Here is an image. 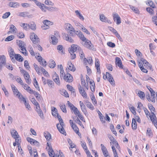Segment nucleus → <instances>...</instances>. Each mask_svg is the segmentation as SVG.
Wrapping results in <instances>:
<instances>
[{"mask_svg": "<svg viewBox=\"0 0 157 157\" xmlns=\"http://www.w3.org/2000/svg\"><path fill=\"white\" fill-rule=\"evenodd\" d=\"M40 70L42 72L43 74L45 76L47 77H48V73L45 69L41 67H40Z\"/></svg>", "mask_w": 157, "mask_h": 157, "instance_id": "obj_49", "label": "nucleus"}, {"mask_svg": "<svg viewBox=\"0 0 157 157\" xmlns=\"http://www.w3.org/2000/svg\"><path fill=\"white\" fill-rule=\"evenodd\" d=\"M68 33L71 36H74L76 35L79 38L81 36V34H82L80 31H75L74 28H73V29H72L68 31Z\"/></svg>", "mask_w": 157, "mask_h": 157, "instance_id": "obj_5", "label": "nucleus"}, {"mask_svg": "<svg viewBox=\"0 0 157 157\" xmlns=\"http://www.w3.org/2000/svg\"><path fill=\"white\" fill-rule=\"evenodd\" d=\"M78 88L79 92L82 96L84 98H86L87 97V94L81 85L79 86L78 87Z\"/></svg>", "mask_w": 157, "mask_h": 157, "instance_id": "obj_20", "label": "nucleus"}, {"mask_svg": "<svg viewBox=\"0 0 157 157\" xmlns=\"http://www.w3.org/2000/svg\"><path fill=\"white\" fill-rule=\"evenodd\" d=\"M79 53V55L81 59H83L84 57V54L83 53L82 50L81 48H78V52Z\"/></svg>", "mask_w": 157, "mask_h": 157, "instance_id": "obj_37", "label": "nucleus"}, {"mask_svg": "<svg viewBox=\"0 0 157 157\" xmlns=\"http://www.w3.org/2000/svg\"><path fill=\"white\" fill-rule=\"evenodd\" d=\"M151 101L154 103L155 102V92L154 91H152V92L151 93Z\"/></svg>", "mask_w": 157, "mask_h": 157, "instance_id": "obj_52", "label": "nucleus"}, {"mask_svg": "<svg viewBox=\"0 0 157 157\" xmlns=\"http://www.w3.org/2000/svg\"><path fill=\"white\" fill-rule=\"evenodd\" d=\"M80 48L77 45L73 44L71 45V48H70L68 49V51L70 53H72L75 52L77 50L78 51V48Z\"/></svg>", "mask_w": 157, "mask_h": 157, "instance_id": "obj_14", "label": "nucleus"}, {"mask_svg": "<svg viewBox=\"0 0 157 157\" xmlns=\"http://www.w3.org/2000/svg\"><path fill=\"white\" fill-rule=\"evenodd\" d=\"M52 79L56 83L57 85L59 86L60 84L59 76L56 72H55L52 76Z\"/></svg>", "mask_w": 157, "mask_h": 157, "instance_id": "obj_11", "label": "nucleus"}, {"mask_svg": "<svg viewBox=\"0 0 157 157\" xmlns=\"http://www.w3.org/2000/svg\"><path fill=\"white\" fill-rule=\"evenodd\" d=\"M60 107L61 110L63 113H66L67 112L66 106L64 104L60 105Z\"/></svg>", "mask_w": 157, "mask_h": 157, "instance_id": "obj_48", "label": "nucleus"}, {"mask_svg": "<svg viewBox=\"0 0 157 157\" xmlns=\"http://www.w3.org/2000/svg\"><path fill=\"white\" fill-rule=\"evenodd\" d=\"M17 36L19 38H22L25 37V35L23 33L20 32L18 33Z\"/></svg>", "mask_w": 157, "mask_h": 157, "instance_id": "obj_59", "label": "nucleus"}, {"mask_svg": "<svg viewBox=\"0 0 157 157\" xmlns=\"http://www.w3.org/2000/svg\"><path fill=\"white\" fill-rule=\"evenodd\" d=\"M14 79L19 83H20L21 85H23L24 83L21 79L18 76H16L15 77Z\"/></svg>", "mask_w": 157, "mask_h": 157, "instance_id": "obj_42", "label": "nucleus"}, {"mask_svg": "<svg viewBox=\"0 0 157 157\" xmlns=\"http://www.w3.org/2000/svg\"><path fill=\"white\" fill-rule=\"evenodd\" d=\"M17 44L21 48V50L22 51V53L25 56L27 55V53L25 47V43L21 40H17Z\"/></svg>", "mask_w": 157, "mask_h": 157, "instance_id": "obj_3", "label": "nucleus"}, {"mask_svg": "<svg viewBox=\"0 0 157 157\" xmlns=\"http://www.w3.org/2000/svg\"><path fill=\"white\" fill-rule=\"evenodd\" d=\"M72 111L74 112L75 114L77 116H78V115L80 113L79 110L76 107H75L74 109Z\"/></svg>", "mask_w": 157, "mask_h": 157, "instance_id": "obj_63", "label": "nucleus"}, {"mask_svg": "<svg viewBox=\"0 0 157 157\" xmlns=\"http://www.w3.org/2000/svg\"><path fill=\"white\" fill-rule=\"evenodd\" d=\"M152 20L154 23L157 25V17L155 16L152 17Z\"/></svg>", "mask_w": 157, "mask_h": 157, "instance_id": "obj_64", "label": "nucleus"}, {"mask_svg": "<svg viewBox=\"0 0 157 157\" xmlns=\"http://www.w3.org/2000/svg\"><path fill=\"white\" fill-rule=\"evenodd\" d=\"M148 107L149 109L151 111L152 114V113H153L155 112V109L152 105L151 104H149L148 105Z\"/></svg>", "mask_w": 157, "mask_h": 157, "instance_id": "obj_58", "label": "nucleus"}, {"mask_svg": "<svg viewBox=\"0 0 157 157\" xmlns=\"http://www.w3.org/2000/svg\"><path fill=\"white\" fill-rule=\"evenodd\" d=\"M63 78L65 81L68 82H71L73 81L72 76L68 73H66Z\"/></svg>", "mask_w": 157, "mask_h": 157, "instance_id": "obj_10", "label": "nucleus"}, {"mask_svg": "<svg viewBox=\"0 0 157 157\" xmlns=\"http://www.w3.org/2000/svg\"><path fill=\"white\" fill-rule=\"evenodd\" d=\"M38 44L39 43H38V44H34L33 46L34 48H37L39 51H41L42 50V48L40 45Z\"/></svg>", "mask_w": 157, "mask_h": 157, "instance_id": "obj_56", "label": "nucleus"}, {"mask_svg": "<svg viewBox=\"0 0 157 157\" xmlns=\"http://www.w3.org/2000/svg\"><path fill=\"white\" fill-rule=\"evenodd\" d=\"M15 59L19 62H22L23 60V58L19 54H15Z\"/></svg>", "mask_w": 157, "mask_h": 157, "instance_id": "obj_33", "label": "nucleus"}, {"mask_svg": "<svg viewBox=\"0 0 157 157\" xmlns=\"http://www.w3.org/2000/svg\"><path fill=\"white\" fill-rule=\"evenodd\" d=\"M31 94H34L38 101L41 100L42 98L41 96L38 92L36 91L35 90H34Z\"/></svg>", "mask_w": 157, "mask_h": 157, "instance_id": "obj_27", "label": "nucleus"}, {"mask_svg": "<svg viewBox=\"0 0 157 157\" xmlns=\"http://www.w3.org/2000/svg\"><path fill=\"white\" fill-rule=\"evenodd\" d=\"M66 29L68 31H69L72 29H73V28H74L70 24L67 23L66 24Z\"/></svg>", "mask_w": 157, "mask_h": 157, "instance_id": "obj_46", "label": "nucleus"}, {"mask_svg": "<svg viewBox=\"0 0 157 157\" xmlns=\"http://www.w3.org/2000/svg\"><path fill=\"white\" fill-rule=\"evenodd\" d=\"M30 29L33 30H35L36 29V25L35 23L32 22L29 24Z\"/></svg>", "mask_w": 157, "mask_h": 157, "instance_id": "obj_47", "label": "nucleus"}, {"mask_svg": "<svg viewBox=\"0 0 157 157\" xmlns=\"http://www.w3.org/2000/svg\"><path fill=\"white\" fill-rule=\"evenodd\" d=\"M21 26L26 30H28L30 29L29 24H28L22 23Z\"/></svg>", "mask_w": 157, "mask_h": 157, "instance_id": "obj_45", "label": "nucleus"}, {"mask_svg": "<svg viewBox=\"0 0 157 157\" xmlns=\"http://www.w3.org/2000/svg\"><path fill=\"white\" fill-rule=\"evenodd\" d=\"M79 38L82 41V44L85 47L89 49H91L93 46L91 41L85 37L84 35L81 34Z\"/></svg>", "mask_w": 157, "mask_h": 157, "instance_id": "obj_1", "label": "nucleus"}, {"mask_svg": "<svg viewBox=\"0 0 157 157\" xmlns=\"http://www.w3.org/2000/svg\"><path fill=\"white\" fill-rule=\"evenodd\" d=\"M24 76L26 83L29 85L31 83V79L30 78V75L28 72L26 73V74H24Z\"/></svg>", "mask_w": 157, "mask_h": 157, "instance_id": "obj_23", "label": "nucleus"}, {"mask_svg": "<svg viewBox=\"0 0 157 157\" xmlns=\"http://www.w3.org/2000/svg\"><path fill=\"white\" fill-rule=\"evenodd\" d=\"M86 105L87 107L92 110L94 109V108L91 103L88 101H86Z\"/></svg>", "mask_w": 157, "mask_h": 157, "instance_id": "obj_40", "label": "nucleus"}, {"mask_svg": "<svg viewBox=\"0 0 157 157\" xmlns=\"http://www.w3.org/2000/svg\"><path fill=\"white\" fill-rule=\"evenodd\" d=\"M44 135L46 140L49 141L51 138V134L48 132H45L44 133Z\"/></svg>", "mask_w": 157, "mask_h": 157, "instance_id": "obj_34", "label": "nucleus"}, {"mask_svg": "<svg viewBox=\"0 0 157 157\" xmlns=\"http://www.w3.org/2000/svg\"><path fill=\"white\" fill-rule=\"evenodd\" d=\"M44 3L46 5H47L53 6V3L49 0H45Z\"/></svg>", "mask_w": 157, "mask_h": 157, "instance_id": "obj_62", "label": "nucleus"}, {"mask_svg": "<svg viewBox=\"0 0 157 157\" xmlns=\"http://www.w3.org/2000/svg\"><path fill=\"white\" fill-rule=\"evenodd\" d=\"M36 57L38 59V61L40 62L41 65L44 67H45L46 66V62L40 56L38 55L37 57Z\"/></svg>", "mask_w": 157, "mask_h": 157, "instance_id": "obj_12", "label": "nucleus"}, {"mask_svg": "<svg viewBox=\"0 0 157 157\" xmlns=\"http://www.w3.org/2000/svg\"><path fill=\"white\" fill-rule=\"evenodd\" d=\"M108 136L109 139L111 141V142L110 143L111 145L112 144L114 145L117 148H118V147L119 146V145L118 143L116 141V140L115 138L111 135H108Z\"/></svg>", "mask_w": 157, "mask_h": 157, "instance_id": "obj_9", "label": "nucleus"}, {"mask_svg": "<svg viewBox=\"0 0 157 157\" xmlns=\"http://www.w3.org/2000/svg\"><path fill=\"white\" fill-rule=\"evenodd\" d=\"M11 133L12 136L14 138H19V136L18 135L17 132L15 130H13L11 132Z\"/></svg>", "mask_w": 157, "mask_h": 157, "instance_id": "obj_31", "label": "nucleus"}, {"mask_svg": "<svg viewBox=\"0 0 157 157\" xmlns=\"http://www.w3.org/2000/svg\"><path fill=\"white\" fill-rule=\"evenodd\" d=\"M108 78L109 81L113 86L115 85L114 81L111 75L108 72L106 73L105 79Z\"/></svg>", "mask_w": 157, "mask_h": 157, "instance_id": "obj_7", "label": "nucleus"}, {"mask_svg": "<svg viewBox=\"0 0 157 157\" xmlns=\"http://www.w3.org/2000/svg\"><path fill=\"white\" fill-rule=\"evenodd\" d=\"M138 95L139 97L141 99H143L145 97V94L143 91H139L138 92Z\"/></svg>", "mask_w": 157, "mask_h": 157, "instance_id": "obj_50", "label": "nucleus"}, {"mask_svg": "<svg viewBox=\"0 0 157 157\" xmlns=\"http://www.w3.org/2000/svg\"><path fill=\"white\" fill-rule=\"evenodd\" d=\"M47 84L50 88H54V83L52 80L50 79H47Z\"/></svg>", "mask_w": 157, "mask_h": 157, "instance_id": "obj_30", "label": "nucleus"}, {"mask_svg": "<svg viewBox=\"0 0 157 157\" xmlns=\"http://www.w3.org/2000/svg\"><path fill=\"white\" fill-rule=\"evenodd\" d=\"M140 61L142 63H143L145 66H147L150 69H152V66L144 58H141L140 59Z\"/></svg>", "mask_w": 157, "mask_h": 157, "instance_id": "obj_19", "label": "nucleus"}, {"mask_svg": "<svg viewBox=\"0 0 157 157\" xmlns=\"http://www.w3.org/2000/svg\"><path fill=\"white\" fill-rule=\"evenodd\" d=\"M90 86L91 90L93 92H94L95 90V83L93 80L90 81Z\"/></svg>", "mask_w": 157, "mask_h": 157, "instance_id": "obj_35", "label": "nucleus"}, {"mask_svg": "<svg viewBox=\"0 0 157 157\" xmlns=\"http://www.w3.org/2000/svg\"><path fill=\"white\" fill-rule=\"evenodd\" d=\"M19 6V4L17 2H11L9 4V6L12 7L17 8Z\"/></svg>", "mask_w": 157, "mask_h": 157, "instance_id": "obj_36", "label": "nucleus"}, {"mask_svg": "<svg viewBox=\"0 0 157 157\" xmlns=\"http://www.w3.org/2000/svg\"><path fill=\"white\" fill-rule=\"evenodd\" d=\"M6 58L5 56L0 55V70L6 65Z\"/></svg>", "mask_w": 157, "mask_h": 157, "instance_id": "obj_6", "label": "nucleus"}, {"mask_svg": "<svg viewBox=\"0 0 157 157\" xmlns=\"http://www.w3.org/2000/svg\"><path fill=\"white\" fill-rule=\"evenodd\" d=\"M31 101L32 103L36 106L37 105L39 104L37 102L34 98H32L31 100Z\"/></svg>", "mask_w": 157, "mask_h": 157, "instance_id": "obj_61", "label": "nucleus"}, {"mask_svg": "<svg viewBox=\"0 0 157 157\" xmlns=\"http://www.w3.org/2000/svg\"><path fill=\"white\" fill-rule=\"evenodd\" d=\"M116 63L120 68H122L123 66L121 63V59L118 57H116Z\"/></svg>", "mask_w": 157, "mask_h": 157, "instance_id": "obj_26", "label": "nucleus"}, {"mask_svg": "<svg viewBox=\"0 0 157 157\" xmlns=\"http://www.w3.org/2000/svg\"><path fill=\"white\" fill-rule=\"evenodd\" d=\"M8 52L9 53L11 59L12 61L13 60L14 61V57H15V53L13 51V49L12 48L10 47L9 48L8 50Z\"/></svg>", "mask_w": 157, "mask_h": 157, "instance_id": "obj_21", "label": "nucleus"}, {"mask_svg": "<svg viewBox=\"0 0 157 157\" xmlns=\"http://www.w3.org/2000/svg\"><path fill=\"white\" fill-rule=\"evenodd\" d=\"M113 18L114 21L116 20V24L117 25H119L121 23V18L117 13H115L113 14Z\"/></svg>", "mask_w": 157, "mask_h": 157, "instance_id": "obj_13", "label": "nucleus"}, {"mask_svg": "<svg viewBox=\"0 0 157 157\" xmlns=\"http://www.w3.org/2000/svg\"><path fill=\"white\" fill-rule=\"evenodd\" d=\"M75 13L76 14V16L78 17L80 19L83 20L84 18L83 16L80 13L79 11L76 10L75 11Z\"/></svg>", "mask_w": 157, "mask_h": 157, "instance_id": "obj_32", "label": "nucleus"}, {"mask_svg": "<svg viewBox=\"0 0 157 157\" xmlns=\"http://www.w3.org/2000/svg\"><path fill=\"white\" fill-rule=\"evenodd\" d=\"M63 38L64 40L71 43H74V40L72 38L69 36L68 34L64 33L63 35Z\"/></svg>", "mask_w": 157, "mask_h": 157, "instance_id": "obj_22", "label": "nucleus"}, {"mask_svg": "<svg viewBox=\"0 0 157 157\" xmlns=\"http://www.w3.org/2000/svg\"><path fill=\"white\" fill-rule=\"evenodd\" d=\"M80 27L82 28V30L88 35L90 34V32L87 30V29H86L82 25H81Z\"/></svg>", "mask_w": 157, "mask_h": 157, "instance_id": "obj_55", "label": "nucleus"}, {"mask_svg": "<svg viewBox=\"0 0 157 157\" xmlns=\"http://www.w3.org/2000/svg\"><path fill=\"white\" fill-rule=\"evenodd\" d=\"M146 134L149 137L152 136V132H151V129L149 128H148L147 129Z\"/></svg>", "mask_w": 157, "mask_h": 157, "instance_id": "obj_53", "label": "nucleus"}, {"mask_svg": "<svg viewBox=\"0 0 157 157\" xmlns=\"http://www.w3.org/2000/svg\"><path fill=\"white\" fill-rule=\"evenodd\" d=\"M11 87L14 94H16L17 96L18 95V94H20V92L16 87L13 85H11Z\"/></svg>", "mask_w": 157, "mask_h": 157, "instance_id": "obj_28", "label": "nucleus"}, {"mask_svg": "<svg viewBox=\"0 0 157 157\" xmlns=\"http://www.w3.org/2000/svg\"><path fill=\"white\" fill-rule=\"evenodd\" d=\"M19 16L23 17H27L29 18H30L32 16V15L29 14V13L28 12H25L20 13Z\"/></svg>", "mask_w": 157, "mask_h": 157, "instance_id": "obj_24", "label": "nucleus"}, {"mask_svg": "<svg viewBox=\"0 0 157 157\" xmlns=\"http://www.w3.org/2000/svg\"><path fill=\"white\" fill-rule=\"evenodd\" d=\"M132 127L133 129L136 130L137 128L136 121V119L133 118L132 119Z\"/></svg>", "mask_w": 157, "mask_h": 157, "instance_id": "obj_39", "label": "nucleus"}, {"mask_svg": "<svg viewBox=\"0 0 157 157\" xmlns=\"http://www.w3.org/2000/svg\"><path fill=\"white\" fill-rule=\"evenodd\" d=\"M68 68L69 70L73 72L75 71L76 70L75 68L71 62H68Z\"/></svg>", "mask_w": 157, "mask_h": 157, "instance_id": "obj_29", "label": "nucleus"}, {"mask_svg": "<svg viewBox=\"0 0 157 157\" xmlns=\"http://www.w3.org/2000/svg\"><path fill=\"white\" fill-rule=\"evenodd\" d=\"M79 104L82 111L86 115L87 113V111L86 110L85 105L81 101H80L79 102Z\"/></svg>", "mask_w": 157, "mask_h": 157, "instance_id": "obj_25", "label": "nucleus"}, {"mask_svg": "<svg viewBox=\"0 0 157 157\" xmlns=\"http://www.w3.org/2000/svg\"><path fill=\"white\" fill-rule=\"evenodd\" d=\"M73 127H71L73 130L78 136H80V133L79 132V129L75 124L73 125Z\"/></svg>", "mask_w": 157, "mask_h": 157, "instance_id": "obj_41", "label": "nucleus"}, {"mask_svg": "<svg viewBox=\"0 0 157 157\" xmlns=\"http://www.w3.org/2000/svg\"><path fill=\"white\" fill-rule=\"evenodd\" d=\"M26 139L27 141L30 143L32 145H33L36 146H38L40 145L39 143L34 139L29 137H27Z\"/></svg>", "mask_w": 157, "mask_h": 157, "instance_id": "obj_8", "label": "nucleus"}, {"mask_svg": "<svg viewBox=\"0 0 157 157\" xmlns=\"http://www.w3.org/2000/svg\"><path fill=\"white\" fill-rule=\"evenodd\" d=\"M10 14V12H6L3 15L2 17L3 19L6 18L8 17Z\"/></svg>", "mask_w": 157, "mask_h": 157, "instance_id": "obj_60", "label": "nucleus"}, {"mask_svg": "<svg viewBox=\"0 0 157 157\" xmlns=\"http://www.w3.org/2000/svg\"><path fill=\"white\" fill-rule=\"evenodd\" d=\"M30 39L33 41L34 44H38L40 42L39 38L34 33H31L30 34Z\"/></svg>", "mask_w": 157, "mask_h": 157, "instance_id": "obj_4", "label": "nucleus"}, {"mask_svg": "<svg viewBox=\"0 0 157 157\" xmlns=\"http://www.w3.org/2000/svg\"><path fill=\"white\" fill-rule=\"evenodd\" d=\"M100 20L103 22H107L109 24H111V21L109 20L108 18L105 16L103 14H101L100 16Z\"/></svg>", "mask_w": 157, "mask_h": 157, "instance_id": "obj_16", "label": "nucleus"}, {"mask_svg": "<svg viewBox=\"0 0 157 157\" xmlns=\"http://www.w3.org/2000/svg\"><path fill=\"white\" fill-rule=\"evenodd\" d=\"M51 39L52 40V43L53 44L56 45L58 43V39L55 36L52 35L51 37Z\"/></svg>", "mask_w": 157, "mask_h": 157, "instance_id": "obj_43", "label": "nucleus"}, {"mask_svg": "<svg viewBox=\"0 0 157 157\" xmlns=\"http://www.w3.org/2000/svg\"><path fill=\"white\" fill-rule=\"evenodd\" d=\"M149 117H150L151 120L152 122V123L157 129V122L156 120H155L156 117L154 113H152L151 116H150Z\"/></svg>", "mask_w": 157, "mask_h": 157, "instance_id": "obj_18", "label": "nucleus"}, {"mask_svg": "<svg viewBox=\"0 0 157 157\" xmlns=\"http://www.w3.org/2000/svg\"><path fill=\"white\" fill-rule=\"evenodd\" d=\"M59 123L60 124H57V128L61 133L66 135V132L63 128V127L64 126L65 124L62 119L61 120Z\"/></svg>", "mask_w": 157, "mask_h": 157, "instance_id": "obj_2", "label": "nucleus"}, {"mask_svg": "<svg viewBox=\"0 0 157 157\" xmlns=\"http://www.w3.org/2000/svg\"><path fill=\"white\" fill-rule=\"evenodd\" d=\"M91 99L94 105H95L97 104V101L96 100L95 98V97L94 95H92V96L91 97Z\"/></svg>", "mask_w": 157, "mask_h": 157, "instance_id": "obj_57", "label": "nucleus"}, {"mask_svg": "<svg viewBox=\"0 0 157 157\" xmlns=\"http://www.w3.org/2000/svg\"><path fill=\"white\" fill-rule=\"evenodd\" d=\"M45 9L48 10L50 11H56L58 10V9L56 7H48L47 6L45 7Z\"/></svg>", "mask_w": 157, "mask_h": 157, "instance_id": "obj_38", "label": "nucleus"}, {"mask_svg": "<svg viewBox=\"0 0 157 157\" xmlns=\"http://www.w3.org/2000/svg\"><path fill=\"white\" fill-rule=\"evenodd\" d=\"M49 62L50 65V67L51 68H54L55 67L56 64L55 62L53 60H50Z\"/></svg>", "mask_w": 157, "mask_h": 157, "instance_id": "obj_44", "label": "nucleus"}, {"mask_svg": "<svg viewBox=\"0 0 157 157\" xmlns=\"http://www.w3.org/2000/svg\"><path fill=\"white\" fill-rule=\"evenodd\" d=\"M101 150L103 153L105 157H109L108 154V151L105 147L102 144H101Z\"/></svg>", "mask_w": 157, "mask_h": 157, "instance_id": "obj_17", "label": "nucleus"}, {"mask_svg": "<svg viewBox=\"0 0 157 157\" xmlns=\"http://www.w3.org/2000/svg\"><path fill=\"white\" fill-rule=\"evenodd\" d=\"M47 144L48 147L49 149V150L48 151L49 155L51 157H53V156H54V155H55V153L52 148L51 144L48 143H47Z\"/></svg>", "mask_w": 157, "mask_h": 157, "instance_id": "obj_15", "label": "nucleus"}, {"mask_svg": "<svg viewBox=\"0 0 157 157\" xmlns=\"http://www.w3.org/2000/svg\"><path fill=\"white\" fill-rule=\"evenodd\" d=\"M52 115L55 117H56L58 115V113H57V110L55 108L54 109L52 110Z\"/></svg>", "mask_w": 157, "mask_h": 157, "instance_id": "obj_54", "label": "nucleus"}, {"mask_svg": "<svg viewBox=\"0 0 157 157\" xmlns=\"http://www.w3.org/2000/svg\"><path fill=\"white\" fill-rule=\"evenodd\" d=\"M14 38V36L13 35H10L7 37L5 39V41H11Z\"/></svg>", "mask_w": 157, "mask_h": 157, "instance_id": "obj_51", "label": "nucleus"}]
</instances>
